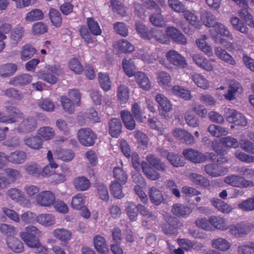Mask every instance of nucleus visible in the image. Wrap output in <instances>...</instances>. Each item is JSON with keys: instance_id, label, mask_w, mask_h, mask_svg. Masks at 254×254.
Wrapping results in <instances>:
<instances>
[{"instance_id": "nucleus-19", "label": "nucleus", "mask_w": 254, "mask_h": 254, "mask_svg": "<svg viewBox=\"0 0 254 254\" xmlns=\"http://www.w3.org/2000/svg\"><path fill=\"white\" fill-rule=\"evenodd\" d=\"M93 242L97 251L101 254H107L109 249L105 238L100 235H96L93 238Z\"/></svg>"}, {"instance_id": "nucleus-23", "label": "nucleus", "mask_w": 254, "mask_h": 254, "mask_svg": "<svg viewBox=\"0 0 254 254\" xmlns=\"http://www.w3.org/2000/svg\"><path fill=\"white\" fill-rule=\"evenodd\" d=\"M121 116L126 128L133 130L135 127V122L131 114L128 111H122Z\"/></svg>"}, {"instance_id": "nucleus-17", "label": "nucleus", "mask_w": 254, "mask_h": 254, "mask_svg": "<svg viewBox=\"0 0 254 254\" xmlns=\"http://www.w3.org/2000/svg\"><path fill=\"white\" fill-rule=\"evenodd\" d=\"M214 52L216 56L223 61L232 65L236 64V62L234 59L227 51L221 47H215Z\"/></svg>"}, {"instance_id": "nucleus-49", "label": "nucleus", "mask_w": 254, "mask_h": 254, "mask_svg": "<svg viewBox=\"0 0 254 254\" xmlns=\"http://www.w3.org/2000/svg\"><path fill=\"white\" fill-rule=\"evenodd\" d=\"M36 49L30 45H26L23 47L21 52V59L27 61L32 58L36 52Z\"/></svg>"}, {"instance_id": "nucleus-42", "label": "nucleus", "mask_w": 254, "mask_h": 254, "mask_svg": "<svg viewBox=\"0 0 254 254\" xmlns=\"http://www.w3.org/2000/svg\"><path fill=\"white\" fill-rule=\"evenodd\" d=\"M114 177L116 182L125 185L127 180V175L126 172L120 167H116L113 170Z\"/></svg>"}, {"instance_id": "nucleus-63", "label": "nucleus", "mask_w": 254, "mask_h": 254, "mask_svg": "<svg viewBox=\"0 0 254 254\" xmlns=\"http://www.w3.org/2000/svg\"><path fill=\"white\" fill-rule=\"evenodd\" d=\"M8 195L13 200L18 201L23 198V193L16 188H11L7 191Z\"/></svg>"}, {"instance_id": "nucleus-59", "label": "nucleus", "mask_w": 254, "mask_h": 254, "mask_svg": "<svg viewBox=\"0 0 254 254\" xmlns=\"http://www.w3.org/2000/svg\"><path fill=\"white\" fill-rule=\"evenodd\" d=\"M236 158L246 163H254V156L247 154L240 150H237L235 153Z\"/></svg>"}, {"instance_id": "nucleus-5", "label": "nucleus", "mask_w": 254, "mask_h": 254, "mask_svg": "<svg viewBox=\"0 0 254 254\" xmlns=\"http://www.w3.org/2000/svg\"><path fill=\"white\" fill-rule=\"evenodd\" d=\"M6 109L7 112L10 114V115L7 116L0 111V122L3 123H14L17 122V118L21 119L23 118V114L17 108L6 106Z\"/></svg>"}, {"instance_id": "nucleus-54", "label": "nucleus", "mask_w": 254, "mask_h": 254, "mask_svg": "<svg viewBox=\"0 0 254 254\" xmlns=\"http://www.w3.org/2000/svg\"><path fill=\"white\" fill-rule=\"evenodd\" d=\"M38 132L39 134L46 140L52 139L55 135L54 129L50 127H41L39 129Z\"/></svg>"}, {"instance_id": "nucleus-7", "label": "nucleus", "mask_w": 254, "mask_h": 254, "mask_svg": "<svg viewBox=\"0 0 254 254\" xmlns=\"http://www.w3.org/2000/svg\"><path fill=\"white\" fill-rule=\"evenodd\" d=\"M167 36L176 43L186 45L187 44V39L185 35L175 27H168L165 30Z\"/></svg>"}, {"instance_id": "nucleus-9", "label": "nucleus", "mask_w": 254, "mask_h": 254, "mask_svg": "<svg viewBox=\"0 0 254 254\" xmlns=\"http://www.w3.org/2000/svg\"><path fill=\"white\" fill-rule=\"evenodd\" d=\"M167 60L175 66L185 68L187 65L184 57L175 50H170L166 54Z\"/></svg>"}, {"instance_id": "nucleus-16", "label": "nucleus", "mask_w": 254, "mask_h": 254, "mask_svg": "<svg viewBox=\"0 0 254 254\" xmlns=\"http://www.w3.org/2000/svg\"><path fill=\"white\" fill-rule=\"evenodd\" d=\"M6 244L8 247L14 253H21L24 251L23 244L17 238L8 237L6 239Z\"/></svg>"}, {"instance_id": "nucleus-53", "label": "nucleus", "mask_w": 254, "mask_h": 254, "mask_svg": "<svg viewBox=\"0 0 254 254\" xmlns=\"http://www.w3.org/2000/svg\"><path fill=\"white\" fill-rule=\"evenodd\" d=\"M4 92V95L15 100H21L24 98V95L21 91L13 87L6 89Z\"/></svg>"}, {"instance_id": "nucleus-47", "label": "nucleus", "mask_w": 254, "mask_h": 254, "mask_svg": "<svg viewBox=\"0 0 254 254\" xmlns=\"http://www.w3.org/2000/svg\"><path fill=\"white\" fill-rule=\"evenodd\" d=\"M128 89L125 85H121L118 87V100L121 104L126 103L128 99Z\"/></svg>"}, {"instance_id": "nucleus-48", "label": "nucleus", "mask_w": 254, "mask_h": 254, "mask_svg": "<svg viewBox=\"0 0 254 254\" xmlns=\"http://www.w3.org/2000/svg\"><path fill=\"white\" fill-rule=\"evenodd\" d=\"M118 47L119 50L124 53H130L134 50V46L128 41L124 39L118 41Z\"/></svg>"}, {"instance_id": "nucleus-44", "label": "nucleus", "mask_w": 254, "mask_h": 254, "mask_svg": "<svg viewBox=\"0 0 254 254\" xmlns=\"http://www.w3.org/2000/svg\"><path fill=\"white\" fill-rule=\"evenodd\" d=\"M97 193L99 197L102 200L107 202L109 199V194L106 185L102 183L97 184Z\"/></svg>"}, {"instance_id": "nucleus-55", "label": "nucleus", "mask_w": 254, "mask_h": 254, "mask_svg": "<svg viewBox=\"0 0 254 254\" xmlns=\"http://www.w3.org/2000/svg\"><path fill=\"white\" fill-rule=\"evenodd\" d=\"M1 211L3 214L9 219L16 223H19L20 218L18 214L14 210L6 207H2Z\"/></svg>"}, {"instance_id": "nucleus-29", "label": "nucleus", "mask_w": 254, "mask_h": 254, "mask_svg": "<svg viewBox=\"0 0 254 254\" xmlns=\"http://www.w3.org/2000/svg\"><path fill=\"white\" fill-rule=\"evenodd\" d=\"M172 211L176 216L184 217L190 215L191 210L187 206L181 204H175L173 206Z\"/></svg>"}, {"instance_id": "nucleus-32", "label": "nucleus", "mask_w": 254, "mask_h": 254, "mask_svg": "<svg viewBox=\"0 0 254 254\" xmlns=\"http://www.w3.org/2000/svg\"><path fill=\"white\" fill-rule=\"evenodd\" d=\"M26 155L22 151H15L8 155V161L13 164H19L23 163Z\"/></svg>"}, {"instance_id": "nucleus-52", "label": "nucleus", "mask_w": 254, "mask_h": 254, "mask_svg": "<svg viewBox=\"0 0 254 254\" xmlns=\"http://www.w3.org/2000/svg\"><path fill=\"white\" fill-rule=\"evenodd\" d=\"M61 101L64 110L69 114L74 112V104L67 97L64 96L61 98Z\"/></svg>"}, {"instance_id": "nucleus-4", "label": "nucleus", "mask_w": 254, "mask_h": 254, "mask_svg": "<svg viewBox=\"0 0 254 254\" xmlns=\"http://www.w3.org/2000/svg\"><path fill=\"white\" fill-rule=\"evenodd\" d=\"M79 142L85 146H92L97 139V135L89 128H82L77 132Z\"/></svg>"}, {"instance_id": "nucleus-6", "label": "nucleus", "mask_w": 254, "mask_h": 254, "mask_svg": "<svg viewBox=\"0 0 254 254\" xmlns=\"http://www.w3.org/2000/svg\"><path fill=\"white\" fill-rule=\"evenodd\" d=\"M227 121L236 125L245 126L247 125L246 118L240 112L233 109L227 108L225 110Z\"/></svg>"}, {"instance_id": "nucleus-2", "label": "nucleus", "mask_w": 254, "mask_h": 254, "mask_svg": "<svg viewBox=\"0 0 254 254\" xmlns=\"http://www.w3.org/2000/svg\"><path fill=\"white\" fill-rule=\"evenodd\" d=\"M207 27L209 28L210 34L214 41L216 40L217 38H222L219 35L226 37L230 40L233 39L232 34L223 24L211 20L208 21L207 20Z\"/></svg>"}, {"instance_id": "nucleus-56", "label": "nucleus", "mask_w": 254, "mask_h": 254, "mask_svg": "<svg viewBox=\"0 0 254 254\" xmlns=\"http://www.w3.org/2000/svg\"><path fill=\"white\" fill-rule=\"evenodd\" d=\"M230 22L235 30L243 33H247L248 28L240 21L238 17H233L231 18Z\"/></svg>"}, {"instance_id": "nucleus-18", "label": "nucleus", "mask_w": 254, "mask_h": 254, "mask_svg": "<svg viewBox=\"0 0 254 254\" xmlns=\"http://www.w3.org/2000/svg\"><path fill=\"white\" fill-rule=\"evenodd\" d=\"M173 135L177 139L185 142L188 144L194 142V137L188 131L181 128H176L173 131Z\"/></svg>"}, {"instance_id": "nucleus-64", "label": "nucleus", "mask_w": 254, "mask_h": 254, "mask_svg": "<svg viewBox=\"0 0 254 254\" xmlns=\"http://www.w3.org/2000/svg\"><path fill=\"white\" fill-rule=\"evenodd\" d=\"M240 147L244 151L254 154V144L248 139H242L240 141Z\"/></svg>"}, {"instance_id": "nucleus-11", "label": "nucleus", "mask_w": 254, "mask_h": 254, "mask_svg": "<svg viewBox=\"0 0 254 254\" xmlns=\"http://www.w3.org/2000/svg\"><path fill=\"white\" fill-rule=\"evenodd\" d=\"M37 127V124L35 119L29 117L21 122L17 130L19 132H29L34 130Z\"/></svg>"}, {"instance_id": "nucleus-50", "label": "nucleus", "mask_w": 254, "mask_h": 254, "mask_svg": "<svg viewBox=\"0 0 254 254\" xmlns=\"http://www.w3.org/2000/svg\"><path fill=\"white\" fill-rule=\"evenodd\" d=\"M43 17L42 11L39 9H34L27 13L25 19L27 21H33L42 19Z\"/></svg>"}, {"instance_id": "nucleus-40", "label": "nucleus", "mask_w": 254, "mask_h": 254, "mask_svg": "<svg viewBox=\"0 0 254 254\" xmlns=\"http://www.w3.org/2000/svg\"><path fill=\"white\" fill-rule=\"evenodd\" d=\"M37 221L46 226L53 225L55 223V217L51 214H42L36 217Z\"/></svg>"}, {"instance_id": "nucleus-43", "label": "nucleus", "mask_w": 254, "mask_h": 254, "mask_svg": "<svg viewBox=\"0 0 254 254\" xmlns=\"http://www.w3.org/2000/svg\"><path fill=\"white\" fill-rule=\"evenodd\" d=\"M122 66L128 76L131 77L135 74L134 73L135 66L133 62L131 59L129 60H127L126 58L123 59L122 61Z\"/></svg>"}, {"instance_id": "nucleus-24", "label": "nucleus", "mask_w": 254, "mask_h": 254, "mask_svg": "<svg viewBox=\"0 0 254 254\" xmlns=\"http://www.w3.org/2000/svg\"><path fill=\"white\" fill-rule=\"evenodd\" d=\"M142 171L146 177L151 180H156L160 178V174L146 162H141Z\"/></svg>"}, {"instance_id": "nucleus-33", "label": "nucleus", "mask_w": 254, "mask_h": 254, "mask_svg": "<svg viewBox=\"0 0 254 254\" xmlns=\"http://www.w3.org/2000/svg\"><path fill=\"white\" fill-rule=\"evenodd\" d=\"M149 196L151 201L155 205H158L164 200L163 194L160 190L152 187L149 192Z\"/></svg>"}, {"instance_id": "nucleus-62", "label": "nucleus", "mask_w": 254, "mask_h": 254, "mask_svg": "<svg viewBox=\"0 0 254 254\" xmlns=\"http://www.w3.org/2000/svg\"><path fill=\"white\" fill-rule=\"evenodd\" d=\"M48 31L47 25L42 22L35 23L32 27V32L35 35H40L45 33Z\"/></svg>"}, {"instance_id": "nucleus-28", "label": "nucleus", "mask_w": 254, "mask_h": 254, "mask_svg": "<svg viewBox=\"0 0 254 254\" xmlns=\"http://www.w3.org/2000/svg\"><path fill=\"white\" fill-rule=\"evenodd\" d=\"M17 70V66L14 64H2L0 66V76L5 77L12 76Z\"/></svg>"}, {"instance_id": "nucleus-31", "label": "nucleus", "mask_w": 254, "mask_h": 254, "mask_svg": "<svg viewBox=\"0 0 254 254\" xmlns=\"http://www.w3.org/2000/svg\"><path fill=\"white\" fill-rule=\"evenodd\" d=\"M212 205L223 213H229L233 208L231 206L219 199H214L211 200Z\"/></svg>"}, {"instance_id": "nucleus-58", "label": "nucleus", "mask_w": 254, "mask_h": 254, "mask_svg": "<svg viewBox=\"0 0 254 254\" xmlns=\"http://www.w3.org/2000/svg\"><path fill=\"white\" fill-rule=\"evenodd\" d=\"M37 75L40 78L51 84H55L58 80V78L56 76L45 71H39Z\"/></svg>"}, {"instance_id": "nucleus-46", "label": "nucleus", "mask_w": 254, "mask_h": 254, "mask_svg": "<svg viewBox=\"0 0 254 254\" xmlns=\"http://www.w3.org/2000/svg\"><path fill=\"white\" fill-rule=\"evenodd\" d=\"M168 160L175 167H181L185 165V161L181 155L171 152L168 155Z\"/></svg>"}, {"instance_id": "nucleus-12", "label": "nucleus", "mask_w": 254, "mask_h": 254, "mask_svg": "<svg viewBox=\"0 0 254 254\" xmlns=\"http://www.w3.org/2000/svg\"><path fill=\"white\" fill-rule=\"evenodd\" d=\"M142 38L149 40L153 38L156 41L162 44L166 42L163 31L157 28H151L150 29L147 28Z\"/></svg>"}, {"instance_id": "nucleus-8", "label": "nucleus", "mask_w": 254, "mask_h": 254, "mask_svg": "<svg viewBox=\"0 0 254 254\" xmlns=\"http://www.w3.org/2000/svg\"><path fill=\"white\" fill-rule=\"evenodd\" d=\"M37 203L42 206L50 207L56 200L55 194L51 191H43L38 194L36 197Z\"/></svg>"}, {"instance_id": "nucleus-27", "label": "nucleus", "mask_w": 254, "mask_h": 254, "mask_svg": "<svg viewBox=\"0 0 254 254\" xmlns=\"http://www.w3.org/2000/svg\"><path fill=\"white\" fill-rule=\"evenodd\" d=\"M125 208L127 213L129 220L132 221H135L138 216V205L132 202L128 201L125 203Z\"/></svg>"}, {"instance_id": "nucleus-13", "label": "nucleus", "mask_w": 254, "mask_h": 254, "mask_svg": "<svg viewBox=\"0 0 254 254\" xmlns=\"http://www.w3.org/2000/svg\"><path fill=\"white\" fill-rule=\"evenodd\" d=\"M209 223L214 228L225 231L228 229L227 219L223 217L212 216L208 219Z\"/></svg>"}, {"instance_id": "nucleus-22", "label": "nucleus", "mask_w": 254, "mask_h": 254, "mask_svg": "<svg viewBox=\"0 0 254 254\" xmlns=\"http://www.w3.org/2000/svg\"><path fill=\"white\" fill-rule=\"evenodd\" d=\"M135 80L138 85L144 90H148L151 84L147 76L143 72H137L134 74Z\"/></svg>"}, {"instance_id": "nucleus-15", "label": "nucleus", "mask_w": 254, "mask_h": 254, "mask_svg": "<svg viewBox=\"0 0 254 254\" xmlns=\"http://www.w3.org/2000/svg\"><path fill=\"white\" fill-rule=\"evenodd\" d=\"M229 232L236 236H243L247 234L249 229L247 224L244 223H238L228 226Z\"/></svg>"}, {"instance_id": "nucleus-30", "label": "nucleus", "mask_w": 254, "mask_h": 254, "mask_svg": "<svg viewBox=\"0 0 254 254\" xmlns=\"http://www.w3.org/2000/svg\"><path fill=\"white\" fill-rule=\"evenodd\" d=\"M25 145L33 149H39L42 146V140L39 136H31L24 139Z\"/></svg>"}, {"instance_id": "nucleus-21", "label": "nucleus", "mask_w": 254, "mask_h": 254, "mask_svg": "<svg viewBox=\"0 0 254 254\" xmlns=\"http://www.w3.org/2000/svg\"><path fill=\"white\" fill-rule=\"evenodd\" d=\"M73 186L78 191H85L90 187L89 180L84 176L76 177L73 181Z\"/></svg>"}, {"instance_id": "nucleus-20", "label": "nucleus", "mask_w": 254, "mask_h": 254, "mask_svg": "<svg viewBox=\"0 0 254 254\" xmlns=\"http://www.w3.org/2000/svg\"><path fill=\"white\" fill-rule=\"evenodd\" d=\"M109 133L112 136L118 137L122 132V123L119 119L114 118L109 122Z\"/></svg>"}, {"instance_id": "nucleus-36", "label": "nucleus", "mask_w": 254, "mask_h": 254, "mask_svg": "<svg viewBox=\"0 0 254 254\" xmlns=\"http://www.w3.org/2000/svg\"><path fill=\"white\" fill-rule=\"evenodd\" d=\"M53 235L57 239L62 242H66L71 238V232L65 229H57L53 232Z\"/></svg>"}, {"instance_id": "nucleus-10", "label": "nucleus", "mask_w": 254, "mask_h": 254, "mask_svg": "<svg viewBox=\"0 0 254 254\" xmlns=\"http://www.w3.org/2000/svg\"><path fill=\"white\" fill-rule=\"evenodd\" d=\"M182 154L186 159L194 163H201L206 159L203 154L192 148L184 150Z\"/></svg>"}, {"instance_id": "nucleus-26", "label": "nucleus", "mask_w": 254, "mask_h": 254, "mask_svg": "<svg viewBox=\"0 0 254 254\" xmlns=\"http://www.w3.org/2000/svg\"><path fill=\"white\" fill-rule=\"evenodd\" d=\"M243 89L241 85L237 82L233 81L230 83L228 92L224 95V96L227 100H232L235 98L237 92L241 93Z\"/></svg>"}, {"instance_id": "nucleus-57", "label": "nucleus", "mask_w": 254, "mask_h": 254, "mask_svg": "<svg viewBox=\"0 0 254 254\" xmlns=\"http://www.w3.org/2000/svg\"><path fill=\"white\" fill-rule=\"evenodd\" d=\"M56 153L58 158L64 161H70L74 157L73 152L70 150L60 149Z\"/></svg>"}, {"instance_id": "nucleus-37", "label": "nucleus", "mask_w": 254, "mask_h": 254, "mask_svg": "<svg viewBox=\"0 0 254 254\" xmlns=\"http://www.w3.org/2000/svg\"><path fill=\"white\" fill-rule=\"evenodd\" d=\"M49 15L52 24L56 27H60L62 23V18L60 12L57 9L51 8Z\"/></svg>"}, {"instance_id": "nucleus-45", "label": "nucleus", "mask_w": 254, "mask_h": 254, "mask_svg": "<svg viewBox=\"0 0 254 254\" xmlns=\"http://www.w3.org/2000/svg\"><path fill=\"white\" fill-rule=\"evenodd\" d=\"M208 130L212 135L217 137L222 135H226L228 133L225 128L215 125H210Z\"/></svg>"}, {"instance_id": "nucleus-1", "label": "nucleus", "mask_w": 254, "mask_h": 254, "mask_svg": "<svg viewBox=\"0 0 254 254\" xmlns=\"http://www.w3.org/2000/svg\"><path fill=\"white\" fill-rule=\"evenodd\" d=\"M41 231L35 226L29 225L24 231L19 233V236L29 247H37L39 245V237Z\"/></svg>"}, {"instance_id": "nucleus-35", "label": "nucleus", "mask_w": 254, "mask_h": 254, "mask_svg": "<svg viewBox=\"0 0 254 254\" xmlns=\"http://www.w3.org/2000/svg\"><path fill=\"white\" fill-rule=\"evenodd\" d=\"M122 185L121 183L116 181H112L110 186V190L111 193L115 197L121 199L125 196V194L122 191Z\"/></svg>"}, {"instance_id": "nucleus-14", "label": "nucleus", "mask_w": 254, "mask_h": 254, "mask_svg": "<svg viewBox=\"0 0 254 254\" xmlns=\"http://www.w3.org/2000/svg\"><path fill=\"white\" fill-rule=\"evenodd\" d=\"M32 80V77L28 74L17 75L12 77L9 81L10 85L17 86H23L29 84Z\"/></svg>"}, {"instance_id": "nucleus-38", "label": "nucleus", "mask_w": 254, "mask_h": 254, "mask_svg": "<svg viewBox=\"0 0 254 254\" xmlns=\"http://www.w3.org/2000/svg\"><path fill=\"white\" fill-rule=\"evenodd\" d=\"M155 99L160 106L165 112H169L171 110L172 104L163 94H158L156 96Z\"/></svg>"}, {"instance_id": "nucleus-3", "label": "nucleus", "mask_w": 254, "mask_h": 254, "mask_svg": "<svg viewBox=\"0 0 254 254\" xmlns=\"http://www.w3.org/2000/svg\"><path fill=\"white\" fill-rule=\"evenodd\" d=\"M224 182L232 187L247 188H251L254 186L253 182L246 179L243 176L237 175H230L224 178Z\"/></svg>"}, {"instance_id": "nucleus-51", "label": "nucleus", "mask_w": 254, "mask_h": 254, "mask_svg": "<svg viewBox=\"0 0 254 254\" xmlns=\"http://www.w3.org/2000/svg\"><path fill=\"white\" fill-rule=\"evenodd\" d=\"M85 196L82 193H78L72 197L71 206L75 209H81L84 204Z\"/></svg>"}, {"instance_id": "nucleus-41", "label": "nucleus", "mask_w": 254, "mask_h": 254, "mask_svg": "<svg viewBox=\"0 0 254 254\" xmlns=\"http://www.w3.org/2000/svg\"><path fill=\"white\" fill-rule=\"evenodd\" d=\"M238 208L243 211H254V196L247 198L239 203Z\"/></svg>"}, {"instance_id": "nucleus-60", "label": "nucleus", "mask_w": 254, "mask_h": 254, "mask_svg": "<svg viewBox=\"0 0 254 254\" xmlns=\"http://www.w3.org/2000/svg\"><path fill=\"white\" fill-rule=\"evenodd\" d=\"M39 106L43 110L47 112H53L55 109L53 102L49 99H43L38 102Z\"/></svg>"}, {"instance_id": "nucleus-61", "label": "nucleus", "mask_w": 254, "mask_h": 254, "mask_svg": "<svg viewBox=\"0 0 254 254\" xmlns=\"http://www.w3.org/2000/svg\"><path fill=\"white\" fill-rule=\"evenodd\" d=\"M69 67L71 70L76 74H80L83 70V66L78 60L76 58H72L69 61Z\"/></svg>"}, {"instance_id": "nucleus-39", "label": "nucleus", "mask_w": 254, "mask_h": 254, "mask_svg": "<svg viewBox=\"0 0 254 254\" xmlns=\"http://www.w3.org/2000/svg\"><path fill=\"white\" fill-rule=\"evenodd\" d=\"M98 79L100 86L103 90L108 91L111 89V82L107 73L100 72Z\"/></svg>"}, {"instance_id": "nucleus-25", "label": "nucleus", "mask_w": 254, "mask_h": 254, "mask_svg": "<svg viewBox=\"0 0 254 254\" xmlns=\"http://www.w3.org/2000/svg\"><path fill=\"white\" fill-rule=\"evenodd\" d=\"M211 243L213 248L224 252L228 250L231 246L229 242L222 238L214 239L211 241Z\"/></svg>"}, {"instance_id": "nucleus-34", "label": "nucleus", "mask_w": 254, "mask_h": 254, "mask_svg": "<svg viewBox=\"0 0 254 254\" xmlns=\"http://www.w3.org/2000/svg\"><path fill=\"white\" fill-rule=\"evenodd\" d=\"M228 170L226 168H221L217 164H209L207 166V174L212 177H217L227 173Z\"/></svg>"}]
</instances>
